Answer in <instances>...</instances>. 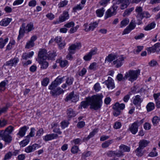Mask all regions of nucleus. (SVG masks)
Returning a JSON list of instances; mask_svg holds the SVG:
<instances>
[{"instance_id": "nucleus-13", "label": "nucleus", "mask_w": 160, "mask_h": 160, "mask_svg": "<svg viewBox=\"0 0 160 160\" xmlns=\"http://www.w3.org/2000/svg\"><path fill=\"white\" fill-rule=\"evenodd\" d=\"M25 28V23L23 22L22 23V26L20 27L19 30V35L18 38V40H20L24 36L25 32H26Z\"/></svg>"}, {"instance_id": "nucleus-1", "label": "nucleus", "mask_w": 160, "mask_h": 160, "mask_svg": "<svg viewBox=\"0 0 160 160\" xmlns=\"http://www.w3.org/2000/svg\"><path fill=\"white\" fill-rule=\"evenodd\" d=\"M103 96L102 94H98L88 97L86 98V101H82L78 107L80 109L86 108L89 105L90 106V109L96 111L100 110L102 104V98Z\"/></svg>"}, {"instance_id": "nucleus-32", "label": "nucleus", "mask_w": 160, "mask_h": 160, "mask_svg": "<svg viewBox=\"0 0 160 160\" xmlns=\"http://www.w3.org/2000/svg\"><path fill=\"white\" fill-rule=\"evenodd\" d=\"M155 108V105L153 103L150 102L148 103L146 106L147 111L148 112L153 110Z\"/></svg>"}, {"instance_id": "nucleus-57", "label": "nucleus", "mask_w": 160, "mask_h": 160, "mask_svg": "<svg viewBox=\"0 0 160 160\" xmlns=\"http://www.w3.org/2000/svg\"><path fill=\"white\" fill-rule=\"evenodd\" d=\"M74 94L73 92H72L70 93L69 95L67 96L66 98L65 99V101L68 102V101L69 100L72 101V97L73 96Z\"/></svg>"}, {"instance_id": "nucleus-61", "label": "nucleus", "mask_w": 160, "mask_h": 160, "mask_svg": "<svg viewBox=\"0 0 160 160\" xmlns=\"http://www.w3.org/2000/svg\"><path fill=\"white\" fill-rule=\"evenodd\" d=\"M44 132L43 129L42 128H41L37 131L36 134V136L38 138L43 134Z\"/></svg>"}, {"instance_id": "nucleus-35", "label": "nucleus", "mask_w": 160, "mask_h": 160, "mask_svg": "<svg viewBox=\"0 0 160 160\" xmlns=\"http://www.w3.org/2000/svg\"><path fill=\"white\" fill-rule=\"evenodd\" d=\"M142 148L138 147L135 150V152L137 156L138 157H141L143 155V152H142Z\"/></svg>"}, {"instance_id": "nucleus-62", "label": "nucleus", "mask_w": 160, "mask_h": 160, "mask_svg": "<svg viewBox=\"0 0 160 160\" xmlns=\"http://www.w3.org/2000/svg\"><path fill=\"white\" fill-rule=\"evenodd\" d=\"M85 122L84 121L79 122L77 123V126L78 128H82L85 125Z\"/></svg>"}, {"instance_id": "nucleus-30", "label": "nucleus", "mask_w": 160, "mask_h": 160, "mask_svg": "<svg viewBox=\"0 0 160 160\" xmlns=\"http://www.w3.org/2000/svg\"><path fill=\"white\" fill-rule=\"evenodd\" d=\"M57 62L60 64V66L62 68L65 67L68 64V62L66 60H62V59L57 60L56 61Z\"/></svg>"}, {"instance_id": "nucleus-10", "label": "nucleus", "mask_w": 160, "mask_h": 160, "mask_svg": "<svg viewBox=\"0 0 160 160\" xmlns=\"http://www.w3.org/2000/svg\"><path fill=\"white\" fill-rule=\"evenodd\" d=\"M19 61V59L18 58L15 57L13 59L6 62L4 64V66H8L10 67H15L17 63Z\"/></svg>"}, {"instance_id": "nucleus-50", "label": "nucleus", "mask_w": 160, "mask_h": 160, "mask_svg": "<svg viewBox=\"0 0 160 160\" xmlns=\"http://www.w3.org/2000/svg\"><path fill=\"white\" fill-rule=\"evenodd\" d=\"M123 154L119 150L115 151L114 157H120L123 155Z\"/></svg>"}, {"instance_id": "nucleus-64", "label": "nucleus", "mask_w": 160, "mask_h": 160, "mask_svg": "<svg viewBox=\"0 0 160 160\" xmlns=\"http://www.w3.org/2000/svg\"><path fill=\"white\" fill-rule=\"evenodd\" d=\"M68 2V1L66 0L62 1L59 4V7H64L67 4Z\"/></svg>"}, {"instance_id": "nucleus-58", "label": "nucleus", "mask_w": 160, "mask_h": 160, "mask_svg": "<svg viewBox=\"0 0 160 160\" xmlns=\"http://www.w3.org/2000/svg\"><path fill=\"white\" fill-rule=\"evenodd\" d=\"M96 65L97 63L95 62H93L90 65L89 68L91 70H95L96 68Z\"/></svg>"}, {"instance_id": "nucleus-14", "label": "nucleus", "mask_w": 160, "mask_h": 160, "mask_svg": "<svg viewBox=\"0 0 160 160\" xmlns=\"http://www.w3.org/2000/svg\"><path fill=\"white\" fill-rule=\"evenodd\" d=\"M58 136V134L55 133L48 134L43 137V139L45 142H47L56 139Z\"/></svg>"}, {"instance_id": "nucleus-52", "label": "nucleus", "mask_w": 160, "mask_h": 160, "mask_svg": "<svg viewBox=\"0 0 160 160\" xmlns=\"http://www.w3.org/2000/svg\"><path fill=\"white\" fill-rule=\"evenodd\" d=\"M61 126L62 129L67 127L69 124L68 121H63L61 122Z\"/></svg>"}, {"instance_id": "nucleus-12", "label": "nucleus", "mask_w": 160, "mask_h": 160, "mask_svg": "<svg viewBox=\"0 0 160 160\" xmlns=\"http://www.w3.org/2000/svg\"><path fill=\"white\" fill-rule=\"evenodd\" d=\"M47 54L46 49H41L38 53V58L37 59V60H46L47 58Z\"/></svg>"}, {"instance_id": "nucleus-54", "label": "nucleus", "mask_w": 160, "mask_h": 160, "mask_svg": "<svg viewBox=\"0 0 160 160\" xmlns=\"http://www.w3.org/2000/svg\"><path fill=\"white\" fill-rule=\"evenodd\" d=\"M12 155V153L11 152H9L5 155L3 160H7L10 159Z\"/></svg>"}, {"instance_id": "nucleus-8", "label": "nucleus", "mask_w": 160, "mask_h": 160, "mask_svg": "<svg viewBox=\"0 0 160 160\" xmlns=\"http://www.w3.org/2000/svg\"><path fill=\"white\" fill-rule=\"evenodd\" d=\"M69 17V15L68 12L66 11H64L63 13L59 16L58 21L56 22L55 24H58L63 22L68 19Z\"/></svg>"}, {"instance_id": "nucleus-6", "label": "nucleus", "mask_w": 160, "mask_h": 160, "mask_svg": "<svg viewBox=\"0 0 160 160\" xmlns=\"http://www.w3.org/2000/svg\"><path fill=\"white\" fill-rule=\"evenodd\" d=\"M82 45L81 43L76 42L73 44H72L69 47L68 50L69 52L71 53L74 54L76 49H79L81 47Z\"/></svg>"}, {"instance_id": "nucleus-25", "label": "nucleus", "mask_w": 160, "mask_h": 160, "mask_svg": "<svg viewBox=\"0 0 160 160\" xmlns=\"http://www.w3.org/2000/svg\"><path fill=\"white\" fill-rule=\"evenodd\" d=\"M119 150L123 153L125 152H129L130 151V148L124 144H121L119 147Z\"/></svg>"}, {"instance_id": "nucleus-28", "label": "nucleus", "mask_w": 160, "mask_h": 160, "mask_svg": "<svg viewBox=\"0 0 160 160\" xmlns=\"http://www.w3.org/2000/svg\"><path fill=\"white\" fill-rule=\"evenodd\" d=\"M156 23L154 22H153L148 24L144 28L145 31H149L155 28Z\"/></svg>"}, {"instance_id": "nucleus-43", "label": "nucleus", "mask_w": 160, "mask_h": 160, "mask_svg": "<svg viewBox=\"0 0 160 160\" xmlns=\"http://www.w3.org/2000/svg\"><path fill=\"white\" fill-rule=\"evenodd\" d=\"M74 79L72 77H68L66 80V83L68 86L71 85L73 82Z\"/></svg>"}, {"instance_id": "nucleus-3", "label": "nucleus", "mask_w": 160, "mask_h": 160, "mask_svg": "<svg viewBox=\"0 0 160 160\" xmlns=\"http://www.w3.org/2000/svg\"><path fill=\"white\" fill-rule=\"evenodd\" d=\"M14 128L13 126L10 125L7 127L4 131H0V137L7 144L10 143L12 140V138L10 134L13 131Z\"/></svg>"}, {"instance_id": "nucleus-56", "label": "nucleus", "mask_w": 160, "mask_h": 160, "mask_svg": "<svg viewBox=\"0 0 160 160\" xmlns=\"http://www.w3.org/2000/svg\"><path fill=\"white\" fill-rule=\"evenodd\" d=\"M49 82V79L47 78H46L43 79L42 82V84L44 86H46Z\"/></svg>"}, {"instance_id": "nucleus-49", "label": "nucleus", "mask_w": 160, "mask_h": 160, "mask_svg": "<svg viewBox=\"0 0 160 160\" xmlns=\"http://www.w3.org/2000/svg\"><path fill=\"white\" fill-rule=\"evenodd\" d=\"M79 148L77 146L75 145L72 147L71 149V152L73 154L77 153L78 152Z\"/></svg>"}, {"instance_id": "nucleus-31", "label": "nucleus", "mask_w": 160, "mask_h": 160, "mask_svg": "<svg viewBox=\"0 0 160 160\" xmlns=\"http://www.w3.org/2000/svg\"><path fill=\"white\" fill-rule=\"evenodd\" d=\"M29 142L28 136H27L26 138L20 142V145L21 147H24L26 146Z\"/></svg>"}, {"instance_id": "nucleus-59", "label": "nucleus", "mask_w": 160, "mask_h": 160, "mask_svg": "<svg viewBox=\"0 0 160 160\" xmlns=\"http://www.w3.org/2000/svg\"><path fill=\"white\" fill-rule=\"evenodd\" d=\"M1 115H0V116ZM7 124V121L3 119L2 121L0 120V127H3L5 126Z\"/></svg>"}, {"instance_id": "nucleus-5", "label": "nucleus", "mask_w": 160, "mask_h": 160, "mask_svg": "<svg viewBox=\"0 0 160 160\" xmlns=\"http://www.w3.org/2000/svg\"><path fill=\"white\" fill-rule=\"evenodd\" d=\"M125 104L123 103L119 104L118 102L116 103L113 106V108L114 110L113 115L114 116L117 117L120 115L121 110L125 108Z\"/></svg>"}, {"instance_id": "nucleus-53", "label": "nucleus", "mask_w": 160, "mask_h": 160, "mask_svg": "<svg viewBox=\"0 0 160 160\" xmlns=\"http://www.w3.org/2000/svg\"><path fill=\"white\" fill-rule=\"evenodd\" d=\"M135 11L136 12L138 13V15H139L140 17L141 14L142 13V8L141 7H137L136 8Z\"/></svg>"}, {"instance_id": "nucleus-60", "label": "nucleus", "mask_w": 160, "mask_h": 160, "mask_svg": "<svg viewBox=\"0 0 160 160\" xmlns=\"http://www.w3.org/2000/svg\"><path fill=\"white\" fill-rule=\"evenodd\" d=\"M91 152H84L82 153L81 158L82 159H84L86 157H87L90 156Z\"/></svg>"}, {"instance_id": "nucleus-40", "label": "nucleus", "mask_w": 160, "mask_h": 160, "mask_svg": "<svg viewBox=\"0 0 160 160\" xmlns=\"http://www.w3.org/2000/svg\"><path fill=\"white\" fill-rule=\"evenodd\" d=\"M6 83L5 81H2L0 83V91L2 92L4 91L6 89L5 87Z\"/></svg>"}, {"instance_id": "nucleus-2", "label": "nucleus", "mask_w": 160, "mask_h": 160, "mask_svg": "<svg viewBox=\"0 0 160 160\" xmlns=\"http://www.w3.org/2000/svg\"><path fill=\"white\" fill-rule=\"evenodd\" d=\"M113 2V5L111 8L108 9L105 13L104 16V18L105 19L116 14L117 12L116 10L118 7L116 4H119L121 3V9H124L127 8L130 3L129 0H114Z\"/></svg>"}, {"instance_id": "nucleus-34", "label": "nucleus", "mask_w": 160, "mask_h": 160, "mask_svg": "<svg viewBox=\"0 0 160 160\" xmlns=\"http://www.w3.org/2000/svg\"><path fill=\"white\" fill-rule=\"evenodd\" d=\"M26 28H25L26 32H28L34 29L33 24L31 22L28 23L27 25L26 26Z\"/></svg>"}, {"instance_id": "nucleus-21", "label": "nucleus", "mask_w": 160, "mask_h": 160, "mask_svg": "<svg viewBox=\"0 0 160 160\" xmlns=\"http://www.w3.org/2000/svg\"><path fill=\"white\" fill-rule=\"evenodd\" d=\"M149 143L150 142L149 141L145 139L141 140L139 142V147L143 149L147 146Z\"/></svg>"}, {"instance_id": "nucleus-17", "label": "nucleus", "mask_w": 160, "mask_h": 160, "mask_svg": "<svg viewBox=\"0 0 160 160\" xmlns=\"http://www.w3.org/2000/svg\"><path fill=\"white\" fill-rule=\"evenodd\" d=\"M138 128V125L133 123L131 126H129V129L132 134L134 135L137 132Z\"/></svg>"}, {"instance_id": "nucleus-55", "label": "nucleus", "mask_w": 160, "mask_h": 160, "mask_svg": "<svg viewBox=\"0 0 160 160\" xmlns=\"http://www.w3.org/2000/svg\"><path fill=\"white\" fill-rule=\"evenodd\" d=\"M93 88L95 91L97 92H98L101 89V87L100 86V84L98 83H96L94 85Z\"/></svg>"}, {"instance_id": "nucleus-7", "label": "nucleus", "mask_w": 160, "mask_h": 160, "mask_svg": "<svg viewBox=\"0 0 160 160\" xmlns=\"http://www.w3.org/2000/svg\"><path fill=\"white\" fill-rule=\"evenodd\" d=\"M97 52V49L94 48L90 50L88 53L86 54L83 57V58L85 61H89L92 58L93 55L96 54Z\"/></svg>"}, {"instance_id": "nucleus-26", "label": "nucleus", "mask_w": 160, "mask_h": 160, "mask_svg": "<svg viewBox=\"0 0 160 160\" xmlns=\"http://www.w3.org/2000/svg\"><path fill=\"white\" fill-rule=\"evenodd\" d=\"M98 132V129L97 128H94L93 131L91 132L87 137L84 138V140L88 141L90 138L93 137Z\"/></svg>"}, {"instance_id": "nucleus-42", "label": "nucleus", "mask_w": 160, "mask_h": 160, "mask_svg": "<svg viewBox=\"0 0 160 160\" xmlns=\"http://www.w3.org/2000/svg\"><path fill=\"white\" fill-rule=\"evenodd\" d=\"M129 21L128 18H126L122 20L121 22V27H122L123 26H126L128 25Z\"/></svg>"}, {"instance_id": "nucleus-19", "label": "nucleus", "mask_w": 160, "mask_h": 160, "mask_svg": "<svg viewBox=\"0 0 160 160\" xmlns=\"http://www.w3.org/2000/svg\"><path fill=\"white\" fill-rule=\"evenodd\" d=\"M12 19L8 18H5L0 21V26L6 27L8 26L11 22Z\"/></svg>"}, {"instance_id": "nucleus-15", "label": "nucleus", "mask_w": 160, "mask_h": 160, "mask_svg": "<svg viewBox=\"0 0 160 160\" xmlns=\"http://www.w3.org/2000/svg\"><path fill=\"white\" fill-rule=\"evenodd\" d=\"M64 92V91L62 89L60 88H57L56 89L53 90H52L50 92V93L53 97H56L58 95L63 94Z\"/></svg>"}, {"instance_id": "nucleus-4", "label": "nucleus", "mask_w": 160, "mask_h": 160, "mask_svg": "<svg viewBox=\"0 0 160 160\" xmlns=\"http://www.w3.org/2000/svg\"><path fill=\"white\" fill-rule=\"evenodd\" d=\"M140 70H130L128 72H127L124 76V79H127L129 78V80L133 82L137 79L138 76L140 74Z\"/></svg>"}, {"instance_id": "nucleus-33", "label": "nucleus", "mask_w": 160, "mask_h": 160, "mask_svg": "<svg viewBox=\"0 0 160 160\" xmlns=\"http://www.w3.org/2000/svg\"><path fill=\"white\" fill-rule=\"evenodd\" d=\"M8 38H6L4 40L2 38H0V48L2 49L8 42Z\"/></svg>"}, {"instance_id": "nucleus-63", "label": "nucleus", "mask_w": 160, "mask_h": 160, "mask_svg": "<svg viewBox=\"0 0 160 160\" xmlns=\"http://www.w3.org/2000/svg\"><path fill=\"white\" fill-rule=\"evenodd\" d=\"M143 127L145 130H149L151 129V125L148 122H146L144 124Z\"/></svg>"}, {"instance_id": "nucleus-20", "label": "nucleus", "mask_w": 160, "mask_h": 160, "mask_svg": "<svg viewBox=\"0 0 160 160\" xmlns=\"http://www.w3.org/2000/svg\"><path fill=\"white\" fill-rule=\"evenodd\" d=\"M28 128L29 127H28L24 126L20 128L19 132L17 134V135H19L21 137H22L25 135L26 131Z\"/></svg>"}, {"instance_id": "nucleus-23", "label": "nucleus", "mask_w": 160, "mask_h": 160, "mask_svg": "<svg viewBox=\"0 0 160 160\" xmlns=\"http://www.w3.org/2000/svg\"><path fill=\"white\" fill-rule=\"evenodd\" d=\"M57 54L56 52L54 51L48 52L47 54V58L49 60H54Z\"/></svg>"}, {"instance_id": "nucleus-18", "label": "nucleus", "mask_w": 160, "mask_h": 160, "mask_svg": "<svg viewBox=\"0 0 160 160\" xmlns=\"http://www.w3.org/2000/svg\"><path fill=\"white\" fill-rule=\"evenodd\" d=\"M118 56L117 54H110L108 55L105 58V62H111L113 60H115L116 58H118Z\"/></svg>"}, {"instance_id": "nucleus-38", "label": "nucleus", "mask_w": 160, "mask_h": 160, "mask_svg": "<svg viewBox=\"0 0 160 160\" xmlns=\"http://www.w3.org/2000/svg\"><path fill=\"white\" fill-rule=\"evenodd\" d=\"M113 142V140H108L104 142L102 144L103 148H107Z\"/></svg>"}, {"instance_id": "nucleus-22", "label": "nucleus", "mask_w": 160, "mask_h": 160, "mask_svg": "<svg viewBox=\"0 0 160 160\" xmlns=\"http://www.w3.org/2000/svg\"><path fill=\"white\" fill-rule=\"evenodd\" d=\"M46 60H37L41 65V68L43 69L47 68L48 66V63L46 61Z\"/></svg>"}, {"instance_id": "nucleus-48", "label": "nucleus", "mask_w": 160, "mask_h": 160, "mask_svg": "<svg viewBox=\"0 0 160 160\" xmlns=\"http://www.w3.org/2000/svg\"><path fill=\"white\" fill-rule=\"evenodd\" d=\"M133 10V8H132L128 9H127L124 11L123 14V16H126L128 15Z\"/></svg>"}, {"instance_id": "nucleus-29", "label": "nucleus", "mask_w": 160, "mask_h": 160, "mask_svg": "<svg viewBox=\"0 0 160 160\" xmlns=\"http://www.w3.org/2000/svg\"><path fill=\"white\" fill-rule=\"evenodd\" d=\"M11 105L9 103H7L6 106L2 108H0V115L2 113H5L7 112L9 108L10 107Z\"/></svg>"}, {"instance_id": "nucleus-41", "label": "nucleus", "mask_w": 160, "mask_h": 160, "mask_svg": "<svg viewBox=\"0 0 160 160\" xmlns=\"http://www.w3.org/2000/svg\"><path fill=\"white\" fill-rule=\"evenodd\" d=\"M151 16L149 13L148 12L144 11L142 12L140 17L141 19H142L144 18H149Z\"/></svg>"}, {"instance_id": "nucleus-27", "label": "nucleus", "mask_w": 160, "mask_h": 160, "mask_svg": "<svg viewBox=\"0 0 160 160\" xmlns=\"http://www.w3.org/2000/svg\"><path fill=\"white\" fill-rule=\"evenodd\" d=\"M67 114L69 118L74 117L76 115L75 112L71 108H69L67 110Z\"/></svg>"}, {"instance_id": "nucleus-16", "label": "nucleus", "mask_w": 160, "mask_h": 160, "mask_svg": "<svg viewBox=\"0 0 160 160\" xmlns=\"http://www.w3.org/2000/svg\"><path fill=\"white\" fill-rule=\"evenodd\" d=\"M38 144L35 143L32 145H29L25 149V151L27 153L33 152L36 150L37 148H38Z\"/></svg>"}, {"instance_id": "nucleus-11", "label": "nucleus", "mask_w": 160, "mask_h": 160, "mask_svg": "<svg viewBox=\"0 0 160 160\" xmlns=\"http://www.w3.org/2000/svg\"><path fill=\"white\" fill-rule=\"evenodd\" d=\"M118 58L117 60L113 62V64L116 65L115 67L117 68H119L122 65L123 61L125 58L124 57L123 55L118 56Z\"/></svg>"}, {"instance_id": "nucleus-9", "label": "nucleus", "mask_w": 160, "mask_h": 160, "mask_svg": "<svg viewBox=\"0 0 160 160\" xmlns=\"http://www.w3.org/2000/svg\"><path fill=\"white\" fill-rule=\"evenodd\" d=\"M103 84H105L109 89H112L115 87V84L114 80L111 77H108V79L102 82Z\"/></svg>"}, {"instance_id": "nucleus-47", "label": "nucleus", "mask_w": 160, "mask_h": 160, "mask_svg": "<svg viewBox=\"0 0 160 160\" xmlns=\"http://www.w3.org/2000/svg\"><path fill=\"white\" fill-rule=\"evenodd\" d=\"M84 6L81 5L80 4L77 5L73 8V10L74 12H76L77 10H81L84 7Z\"/></svg>"}, {"instance_id": "nucleus-37", "label": "nucleus", "mask_w": 160, "mask_h": 160, "mask_svg": "<svg viewBox=\"0 0 160 160\" xmlns=\"http://www.w3.org/2000/svg\"><path fill=\"white\" fill-rule=\"evenodd\" d=\"M105 10L103 8H101L97 10L96 11V13L97 16L101 17L103 15Z\"/></svg>"}, {"instance_id": "nucleus-45", "label": "nucleus", "mask_w": 160, "mask_h": 160, "mask_svg": "<svg viewBox=\"0 0 160 160\" xmlns=\"http://www.w3.org/2000/svg\"><path fill=\"white\" fill-rule=\"evenodd\" d=\"M58 86V84L55 82L54 81L52 82L51 84L49 85L48 89L52 90L55 89V88Z\"/></svg>"}, {"instance_id": "nucleus-44", "label": "nucleus", "mask_w": 160, "mask_h": 160, "mask_svg": "<svg viewBox=\"0 0 160 160\" xmlns=\"http://www.w3.org/2000/svg\"><path fill=\"white\" fill-rule=\"evenodd\" d=\"M35 45V43L34 42H32L30 40L27 42L25 46L26 48L29 49L33 47Z\"/></svg>"}, {"instance_id": "nucleus-46", "label": "nucleus", "mask_w": 160, "mask_h": 160, "mask_svg": "<svg viewBox=\"0 0 160 160\" xmlns=\"http://www.w3.org/2000/svg\"><path fill=\"white\" fill-rule=\"evenodd\" d=\"M64 78V77L61 78H59V77H58L54 80V81L59 85L63 81V79Z\"/></svg>"}, {"instance_id": "nucleus-36", "label": "nucleus", "mask_w": 160, "mask_h": 160, "mask_svg": "<svg viewBox=\"0 0 160 160\" xmlns=\"http://www.w3.org/2000/svg\"><path fill=\"white\" fill-rule=\"evenodd\" d=\"M160 121V118L157 116L154 117L152 119V122L154 126H157Z\"/></svg>"}, {"instance_id": "nucleus-39", "label": "nucleus", "mask_w": 160, "mask_h": 160, "mask_svg": "<svg viewBox=\"0 0 160 160\" xmlns=\"http://www.w3.org/2000/svg\"><path fill=\"white\" fill-rule=\"evenodd\" d=\"M98 23L95 22L93 23H91L89 24V31L90 30L93 31L98 26Z\"/></svg>"}, {"instance_id": "nucleus-24", "label": "nucleus", "mask_w": 160, "mask_h": 160, "mask_svg": "<svg viewBox=\"0 0 160 160\" xmlns=\"http://www.w3.org/2000/svg\"><path fill=\"white\" fill-rule=\"evenodd\" d=\"M142 101V99L141 98V96L137 95L135 97L133 101V103L135 105H140Z\"/></svg>"}, {"instance_id": "nucleus-51", "label": "nucleus", "mask_w": 160, "mask_h": 160, "mask_svg": "<svg viewBox=\"0 0 160 160\" xmlns=\"http://www.w3.org/2000/svg\"><path fill=\"white\" fill-rule=\"evenodd\" d=\"M130 28L131 30L134 29L136 27V24L134 21L132 20L130 22L129 25L128 26Z\"/></svg>"}]
</instances>
